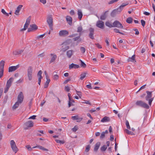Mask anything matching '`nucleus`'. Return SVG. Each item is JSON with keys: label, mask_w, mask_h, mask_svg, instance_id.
<instances>
[{"label": "nucleus", "mask_w": 155, "mask_h": 155, "mask_svg": "<svg viewBox=\"0 0 155 155\" xmlns=\"http://www.w3.org/2000/svg\"><path fill=\"white\" fill-rule=\"evenodd\" d=\"M135 104L137 106H139L146 109H148L149 108V107L148 104L142 101H137L136 102Z\"/></svg>", "instance_id": "nucleus-1"}, {"label": "nucleus", "mask_w": 155, "mask_h": 155, "mask_svg": "<svg viewBox=\"0 0 155 155\" xmlns=\"http://www.w3.org/2000/svg\"><path fill=\"white\" fill-rule=\"evenodd\" d=\"M147 95L145 97V99L146 101H148L149 104L150 106L151 105L152 102L153 100V97H152V92L148 91H146Z\"/></svg>", "instance_id": "nucleus-2"}, {"label": "nucleus", "mask_w": 155, "mask_h": 155, "mask_svg": "<svg viewBox=\"0 0 155 155\" xmlns=\"http://www.w3.org/2000/svg\"><path fill=\"white\" fill-rule=\"evenodd\" d=\"M47 21L48 25L50 29L51 30H52L53 29V19L51 15H49L48 16Z\"/></svg>", "instance_id": "nucleus-3"}, {"label": "nucleus", "mask_w": 155, "mask_h": 155, "mask_svg": "<svg viewBox=\"0 0 155 155\" xmlns=\"http://www.w3.org/2000/svg\"><path fill=\"white\" fill-rule=\"evenodd\" d=\"M31 20V17H29L27 19L26 22L24 25V28L21 30V31H23L25 30L28 27L30 23Z\"/></svg>", "instance_id": "nucleus-4"}, {"label": "nucleus", "mask_w": 155, "mask_h": 155, "mask_svg": "<svg viewBox=\"0 0 155 155\" xmlns=\"http://www.w3.org/2000/svg\"><path fill=\"white\" fill-rule=\"evenodd\" d=\"M4 64V61L2 60L0 62V78L2 77L3 75Z\"/></svg>", "instance_id": "nucleus-5"}, {"label": "nucleus", "mask_w": 155, "mask_h": 155, "mask_svg": "<svg viewBox=\"0 0 155 155\" xmlns=\"http://www.w3.org/2000/svg\"><path fill=\"white\" fill-rule=\"evenodd\" d=\"M10 145L12 150L15 153H16L18 151V148L15 141L13 140H12L10 141Z\"/></svg>", "instance_id": "nucleus-6"}, {"label": "nucleus", "mask_w": 155, "mask_h": 155, "mask_svg": "<svg viewBox=\"0 0 155 155\" xmlns=\"http://www.w3.org/2000/svg\"><path fill=\"white\" fill-rule=\"evenodd\" d=\"M34 123L31 120L28 121L24 124L25 128L26 129H28L29 127H32L33 126Z\"/></svg>", "instance_id": "nucleus-7"}, {"label": "nucleus", "mask_w": 155, "mask_h": 155, "mask_svg": "<svg viewBox=\"0 0 155 155\" xmlns=\"http://www.w3.org/2000/svg\"><path fill=\"white\" fill-rule=\"evenodd\" d=\"M114 27H117L119 28L122 29L123 28V26L120 22L117 21H115L113 23Z\"/></svg>", "instance_id": "nucleus-8"}, {"label": "nucleus", "mask_w": 155, "mask_h": 155, "mask_svg": "<svg viewBox=\"0 0 155 155\" xmlns=\"http://www.w3.org/2000/svg\"><path fill=\"white\" fill-rule=\"evenodd\" d=\"M24 95L22 92H20L18 95L17 97V102L19 103H21L23 101Z\"/></svg>", "instance_id": "nucleus-9"}, {"label": "nucleus", "mask_w": 155, "mask_h": 155, "mask_svg": "<svg viewBox=\"0 0 155 155\" xmlns=\"http://www.w3.org/2000/svg\"><path fill=\"white\" fill-rule=\"evenodd\" d=\"M38 26L35 24L31 25H30V28H28V31L30 32L33 31H35L38 29Z\"/></svg>", "instance_id": "nucleus-10"}, {"label": "nucleus", "mask_w": 155, "mask_h": 155, "mask_svg": "<svg viewBox=\"0 0 155 155\" xmlns=\"http://www.w3.org/2000/svg\"><path fill=\"white\" fill-rule=\"evenodd\" d=\"M69 34V32L68 31L65 30L60 31L59 32V35L61 37H64L67 36Z\"/></svg>", "instance_id": "nucleus-11"}, {"label": "nucleus", "mask_w": 155, "mask_h": 155, "mask_svg": "<svg viewBox=\"0 0 155 155\" xmlns=\"http://www.w3.org/2000/svg\"><path fill=\"white\" fill-rule=\"evenodd\" d=\"M96 26L98 28H103L104 26V22L101 21H98L96 23Z\"/></svg>", "instance_id": "nucleus-12"}, {"label": "nucleus", "mask_w": 155, "mask_h": 155, "mask_svg": "<svg viewBox=\"0 0 155 155\" xmlns=\"http://www.w3.org/2000/svg\"><path fill=\"white\" fill-rule=\"evenodd\" d=\"M89 31H90L89 35V37L91 39H94V37L93 35L94 31V29L92 28H90L89 29Z\"/></svg>", "instance_id": "nucleus-13"}, {"label": "nucleus", "mask_w": 155, "mask_h": 155, "mask_svg": "<svg viewBox=\"0 0 155 155\" xmlns=\"http://www.w3.org/2000/svg\"><path fill=\"white\" fill-rule=\"evenodd\" d=\"M19 67V65H17L16 66H12L8 68V72H12L13 71L17 70L18 68Z\"/></svg>", "instance_id": "nucleus-14"}, {"label": "nucleus", "mask_w": 155, "mask_h": 155, "mask_svg": "<svg viewBox=\"0 0 155 155\" xmlns=\"http://www.w3.org/2000/svg\"><path fill=\"white\" fill-rule=\"evenodd\" d=\"M50 55L52 57V58L50 61V63L54 62L57 58V55L54 54H51Z\"/></svg>", "instance_id": "nucleus-15"}, {"label": "nucleus", "mask_w": 155, "mask_h": 155, "mask_svg": "<svg viewBox=\"0 0 155 155\" xmlns=\"http://www.w3.org/2000/svg\"><path fill=\"white\" fill-rule=\"evenodd\" d=\"M23 7L22 5H19L17 7V9L15 11V14L16 15H19V12Z\"/></svg>", "instance_id": "nucleus-16"}, {"label": "nucleus", "mask_w": 155, "mask_h": 155, "mask_svg": "<svg viewBox=\"0 0 155 155\" xmlns=\"http://www.w3.org/2000/svg\"><path fill=\"white\" fill-rule=\"evenodd\" d=\"M79 67V66L78 65L75 64L73 63H72L69 65V68L70 69H72L73 68L76 69L78 68Z\"/></svg>", "instance_id": "nucleus-17"}, {"label": "nucleus", "mask_w": 155, "mask_h": 155, "mask_svg": "<svg viewBox=\"0 0 155 155\" xmlns=\"http://www.w3.org/2000/svg\"><path fill=\"white\" fill-rule=\"evenodd\" d=\"M73 54V51L72 50H70L68 51L66 53V54L67 57L70 58L71 57Z\"/></svg>", "instance_id": "nucleus-18"}, {"label": "nucleus", "mask_w": 155, "mask_h": 155, "mask_svg": "<svg viewBox=\"0 0 155 155\" xmlns=\"http://www.w3.org/2000/svg\"><path fill=\"white\" fill-rule=\"evenodd\" d=\"M66 20L67 22L69 25H72V18L71 17L69 16H67Z\"/></svg>", "instance_id": "nucleus-19"}, {"label": "nucleus", "mask_w": 155, "mask_h": 155, "mask_svg": "<svg viewBox=\"0 0 155 155\" xmlns=\"http://www.w3.org/2000/svg\"><path fill=\"white\" fill-rule=\"evenodd\" d=\"M110 120V118L108 117L105 116L101 120V122H107Z\"/></svg>", "instance_id": "nucleus-20"}, {"label": "nucleus", "mask_w": 155, "mask_h": 155, "mask_svg": "<svg viewBox=\"0 0 155 155\" xmlns=\"http://www.w3.org/2000/svg\"><path fill=\"white\" fill-rule=\"evenodd\" d=\"M13 80L14 78H10L7 81L6 85L11 86L12 85V83L13 81Z\"/></svg>", "instance_id": "nucleus-21"}, {"label": "nucleus", "mask_w": 155, "mask_h": 155, "mask_svg": "<svg viewBox=\"0 0 155 155\" xmlns=\"http://www.w3.org/2000/svg\"><path fill=\"white\" fill-rule=\"evenodd\" d=\"M78 18L80 20H81L82 16L83 14L82 11L81 10H78Z\"/></svg>", "instance_id": "nucleus-22"}, {"label": "nucleus", "mask_w": 155, "mask_h": 155, "mask_svg": "<svg viewBox=\"0 0 155 155\" xmlns=\"http://www.w3.org/2000/svg\"><path fill=\"white\" fill-rule=\"evenodd\" d=\"M100 144L101 143L99 142H98L96 144L94 149V150L95 151L97 152V151L100 146Z\"/></svg>", "instance_id": "nucleus-23"}, {"label": "nucleus", "mask_w": 155, "mask_h": 155, "mask_svg": "<svg viewBox=\"0 0 155 155\" xmlns=\"http://www.w3.org/2000/svg\"><path fill=\"white\" fill-rule=\"evenodd\" d=\"M23 51L22 50L15 51L13 52V54L15 55H18L20 54L23 52Z\"/></svg>", "instance_id": "nucleus-24"}, {"label": "nucleus", "mask_w": 155, "mask_h": 155, "mask_svg": "<svg viewBox=\"0 0 155 155\" xmlns=\"http://www.w3.org/2000/svg\"><path fill=\"white\" fill-rule=\"evenodd\" d=\"M33 68L31 67H29L27 69V74H33Z\"/></svg>", "instance_id": "nucleus-25"}, {"label": "nucleus", "mask_w": 155, "mask_h": 155, "mask_svg": "<svg viewBox=\"0 0 155 155\" xmlns=\"http://www.w3.org/2000/svg\"><path fill=\"white\" fill-rule=\"evenodd\" d=\"M21 103H19L17 101L15 102V104L13 105L12 107V109L15 110L19 106V104H21Z\"/></svg>", "instance_id": "nucleus-26"}, {"label": "nucleus", "mask_w": 155, "mask_h": 155, "mask_svg": "<svg viewBox=\"0 0 155 155\" xmlns=\"http://www.w3.org/2000/svg\"><path fill=\"white\" fill-rule=\"evenodd\" d=\"M135 55H133L131 58H129L128 60V61H131L132 62H136V61L135 60Z\"/></svg>", "instance_id": "nucleus-27"}, {"label": "nucleus", "mask_w": 155, "mask_h": 155, "mask_svg": "<svg viewBox=\"0 0 155 155\" xmlns=\"http://www.w3.org/2000/svg\"><path fill=\"white\" fill-rule=\"evenodd\" d=\"M50 81V80L49 78H47V81L44 84V88H46L48 87V85Z\"/></svg>", "instance_id": "nucleus-28"}, {"label": "nucleus", "mask_w": 155, "mask_h": 155, "mask_svg": "<svg viewBox=\"0 0 155 155\" xmlns=\"http://www.w3.org/2000/svg\"><path fill=\"white\" fill-rule=\"evenodd\" d=\"M36 147L39 148L40 149L43 150L44 151H48V149L45 148L44 147L39 145H37V146H36Z\"/></svg>", "instance_id": "nucleus-29"}, {"label": "nucleus", "mask_w": 155, "mask_h": 155, "mask_svg": "<svg viewBox=\"0 0 155 155\" xmlns=\"http://www.w3.org/2000/svg\"><path fill=\"white\" fill-rule=\"evenodd\" d=\"M105 25L106 26L110 27H113V24H112L109 21H107L105 23Z\"/></svg>", "instance_id": "nucleus-30"}, {"label": "nucleus", "mask_w": 155, "mask_h": 155, "mask_svg": "<svg viewBox=\"0 0 155 155\" xmlns=\"http://www.w3.org/2000/svg\"><path fill=\"white\" fill-rule=\"evenodd\" d=\"M125 132L127 134L130 135H134V134L132 132L129 131L128 129H126L124 130Z\"/></svg>", "instance_id": "nucleus-31"}, {"label": "nucleus", "mask_w": 155, "mask_h": 155, "mask_svg": "<svg viewBox=\"0 0 155 155\" xmlns=\"http://www.w3.org/2000/svg\"><path fill=\"white\" fill-rule=\"evenodd\" d=\"M118 14L115 10H114L111 13V16L112 17L115 16L116 15Z\"/></svg>", "instance_id": "nucleus-32"}, {"label": "nucleus", "mask_w": 155, "mask_h": 155, "mask_svg": "<svg viewBox=\"0 0 155 155\" xmlns=\"http://www.w3.org/2000/svg\"><path fill=\"white\" fill-rule=\"evenodd\" d=\"M83 30V28L81 26H78L77 28V32L81 33Z\"/></svg>", "instance_id": "nucleus-33"}, {"label": "nucleus", "mask_w": 155, "mask_h": 155, "mask_svg": "<svg viewBox=\"0 0 155 155\" xmlns=\"http://www.w3.org/2000/svg\"><path fill=\"white\" fill-rule=\"evenodd\" d=\"M133 19L131 17H129L127 18L126 22L128 23H131L132 22Z\"/></svg>", "instance_id": "nucleus-34"}, {"label": "nucleus", "mask_w": 155, "mask_h": 155, "mask_svg": "<svg viewBox=\"0 0 155 155\" xmlns=\"http://www.w3.org/2000/svg\"><path fill=\"white\" fill-rule=\"evenodd\" d=\"M86 73H84L81 74L80 75V79L82 80L86 77Z\"/></svg>", "instance_id": "nucleus-35"}, {"label": "nucleus", "mask_w": 155, "mask_h": 155, "mask_svg": "<svg viewBox=\"0 0 155 155\" xmlns=\"http://www.w3.org/2000/svg\"><path fill=\"white\" fill-rule=\"evenodd\" d=\"M27 76L29 81H31L32 79L33 74H27Z\"/></svg>", "instance_id": "nucleus-36"}, {"label": "nucleus", "mask_w": 155, "mask_h": 155, "mask_svg": "<svg viewBox=\"0 0 155 155\" xmlns=\"http://www.w3.org/2000/svg\"><path fill=\"white\" fill-rule=\"evenodd\" d=\"M55 141L58 143H60V144H64L65 143L64 140H61L57 139L55 140Z\"/></svg>", "instance_id": "nucleus-37"}, {"label": "nucleus", "mask_w": 155, "mask_h": 155, "mask_svg": "<svg viewBox=\"0 0 155 155\" xmlns=\"http://www.w3.org/2000/svg\"><path fill=\"white\" fill-rule=\"evenodd\" d=\"M10 87V86L6 85L5 87V90H4V93H6L8 92V91Z\"/></svg>", "instance_id": "nucleus-38"}, {"label": "nucleus", "mask_w": 155, "mask_h": 155, "mask_svg": "<svg viewBox=\"0 0 155 155\" xmlns=\"http://www.w3.org/2000/svg\"><path fill=\"white\" fill-rule=\"evenodd\" d=\"M80 61L81 62V67L85 68L86 67V64L84 63L83 61H82L81 60H80Z\"/></svg>", "instance_id": "nucleus-39"}, {"label": "nucleus", "mask_w": 155, "mask_h": 155, "mask_svg": "<svg viewBox=\"0 0 155 155\" xmlns=\"http://www.w3.org/2000/svg\"><path fill=\"white\" fill-rule=\"evenodd\" d=\"M107 147L105 145H103L101 147V149L102 151H105L107 149Z\"/></svg>", "instance_id": "nucleus-40"}, {"label": "nucleus", "mask_w": 155, "mask_h": 155, "mask_svg": "<svg viewBox=\"0 0 155 155\" xmlns=\"http://www.w3.org/2000/svg\"><path fill=\"white\" fill-rule=\"evenodd\" d=\"M106 18V16L105 15V12L103 15H102L100 18L102 20H104Z\"/></svg>", "instance_id": "nucleus-41"}, {"label": "nucleus", "mask_w": 155, "mask_h": 155, "mask_svg": "<svg viewBox=\"0 0 155 155\" xmlns=\"http://www.w3.org/2000/svg\"><path fill=\"white\" fill-rule=\"evenodd\" d=\"M128 4V3L127 4H125V3H123L121 5L120 7V8L121 9V10H122L124 8V7H125V6H126V5H127Z\"/></svg>", "instance_id": "nucleus-42"}, {"label": "nucleus", "mask_w": 155, "mask_h": 155, "mask_svg": "<svg viewBox=\"0 0 155 155\" xmlns=\"http://www.w3.org/2000/svg\"><path fill=\"white\" fill-rule=\"evenodd\" d=\"M126 125L128 129H130V127L129 125V122L128 120H127L126 121Z\"/></svg>", "instance_id": "nucleus-43"}, {"label": "nucleus", "mask_w": 155, "mask_h": 155, "mask_svg": "<svg viewBox=\"0 0 155 155\" xmlns=\"http://www.w3.org/2000/svg\"><path fill=\"white\" fill-rule=\"evenodd\" d=\"M114 31L116 33H119L120 34L122 35H124V34L123 33L120 32L119 30L117 29L114 28Z\"/></svg>", "instance_id": "nucleus-44"}, {"label": "nucleus", "mask_w": 155, "mask_h": 155, "mask_svg": "<svg viewBox=\"0 0 155 155\" xmlns=\"http://www.w3.org/2000/svg\"><path fill=\"white\" fill-rule=\"evenodd\" d=\"M25 147L29 151H31L32 150V148L29 145H27L25 146Z\"/></svg>", "instance_id": "nucleus-45"}, {"label": "nucleus", "mask_w": 155, "mask_h": 155, "mask_svg": "<svg viewBox=\"0 0 155 155\" xmlns=\"http://www.w3.org/2000/svg\"><path fill=\"white\" fill-rule=\"evenodd\" d=\"M105 132H102L100 137V139H103L105 137Z\"/></svg>", "instance_id": "nucleus-46"}, {"label": "nucleus", "mask_w": 155, "mask_h": 155, "mask_svg": "<svg viewBox=\"0 0 155 155\" xmlns=\"http://www.w3.org/2000/svg\"><path fill=\"white\" fill-rule=\"evenodd\" d=\"M58 78L59 76L58 75V74H56L54 75V76L53 77V79L55 80H57L58 79Z\"/></svg>", "instance_id": "nucleus-47"}, {"label": "nucleus", "mask_w": 155, "mask_h": 155, "mask_svg": "<svg viewBox=\"0 0 155 155\" xmlns=\"http://www.w3.org/2000/svg\"><path fill=\"white\" fill-rule=\"evenodd\" d=\"M78 129V127L77 126H75L72 129V130L74 132H75Z\"/></svg>", "instance_id": "nucleus-48"}, {"label": "nucleus", "mask_w": 155, "mask_h": 155, "mask_svg": "<svg viewBox=\"0 0 155 155\" xmlns=\"http://www.w3.org/2000/svg\"><path fill=\"white\" fill-rule=\"evenodd\" d=\"M79 35H80L79 36H78V37H76L74 38H73V40L74 41H76L78 40L80 38V36L81 35V33H80Z\"/></svg>", "instance_id": "nucleus-49"}, {"label": "nucleus", "mask_w": 155, "mask_h": 155, "mask_svg": "<svg viewBox=\"0 0 155 155\" xmlns=\"http://www.w3.org/2000/svg\"><path fill=\"white\" fill-rule=\"evenodd\" d=\"M90 147H91V146H90L89 145H88L87 146H86V149H85V151L86 152H88L89 150H90Z\"/></svg>", "instance_id": "nucleus-50"}, {"label": "nucleus", "mask_w": 155, "mask_h": 155, "mask_svg": "<svg viewBox=\"0 0 155 155\" xmlns=\"http://www.w3.org/2000/svg\"><path fill=\"white\" fill-rule=\"evenodd\" d=\"M42 73V71H40L38 73V75L39 77V78H42V77L41 76Z\"/></svg>", "instance_id": "nucleus-51"}, {"label": "nucleus", "mask_w": 155, "mask_h": 155, "mask_svg": "<svg viewBox=\"0 0 155 155\" xmlns=\"http://www.w3.org/2000/svg\"><path fill=\"white\" fill-rule=\"evenodd\" d=\"M80 50L82 52L84 53L85 52V48L84 47H81L80 48Z\"/></svg>", "instance_id": "nucleus-52"}, {"label": "nucleus", "mask_w": 155, "mask_h": 155, "mask_svg": "<svg viewBox=\"0 0 155 155\" xmlns=\"http://www.w3.org/2000/svg\"><path fill=\"white\" fill-rule=\"evenodd\" d=\"M76 91L77 93V94L79 96L80 98H81L82 96L81 93V92L78 91L76 90Z\"/></svg>", "instance_id": "nucleus-53"}, {"label": "nucleus", "mask_w": 155, "mask_h": 155, "mask_svg": "<svg viewBox=\"0 0 155 155\" xmlns=\"http://www.w3.org/2000/svg\"><path fill=\"white\" fill-rule=\"evenodd\" d=\"M45 35V34H44L43 35H41L38 36L37 37V39H39L40 38H43L44 36Z\"/></svg>", "instance_id": "nucleus-54"}, {"label": "nucleus", "mask_w": 155, "mask_h": 155, "mask_svg": "<svg viewBox=\"0 0 155 155\" xmlns=\"http://www.w3.org/2000/svg\"><path fill=\"white\" fill-rule=\"evenodd\" d=\"M83 103L86 104L90 105H91V104L90 102L89 101H87V100H84V102H82Z\"/></svg>", "instance_id": "nucleus-55"}, {"label": "nucleus", "mask_w": 155, "mask_h": 155, "mask_svg": "<svg viewBox=\"0 0 155 155\" xmlns=\"http://www.w3.org/2000/svg\"><path fill=\"white\" fill-rule=\"evenodd\" d=\"M119 0H112L108 2L109 4H112L114 2H116Z\"/></svg>", "instance_id": "nucleus-56"}, {"label": "nucleus", "mask_w": 155, "mask_h": 155, "mask_svg": "<svg viewBox=\"0 0 155 155\" xmlns=\"http://www.w3.org/2000/svg\"><path fill=\"white\" fill-rule=\"evenodd\" d=\"M115 10H116V12H117L118 14L121 12L122 11L121 9L119 7L117 9Z\"/></svg>", "instance_id": "nucleus-57"}, {"label": "nucleus", "mask_w": 155, "mask_h": 155, "mask_svg": "<svg viewBox=\"0 0 155 155\" xmlns=\"http://www.w3.org/2000/svg\"><path fill=\"white\" fill-rule=\"evenodd\" d=\"M1 12L3 14L6 15L7 16H8V14L5 12L4 9H2Z\"/></svg>", "instance_id": "nucleus-58"}, {"label": "nucleus", "mask_w": 155, "mask_h": 155, "mask_svg": "<svg viewBox=\"0 0 155 155\" xmlns=\"http://www.w3.org/2000/svg\"><path fill=\"white\" fill-rule=\"evenodd\" d=\"M68 105L69 107H70V106H71L74 105V104H73L71 102V100H69Z\"/></svg>", "instance_id": "nucleus-59"}, {"label": "nucleus", "mask_w": 155, "mask_h": 155, "mask_svg": "<svg viewBox=\"0 0 155 155\" xmlns=\"http://www.w3.org/2000/svg\"><path fill=\"white\" fill-rule=\"evenodd\" d=\"M78 116H74L71 117L72 119L73 120H78Z\"/></svg>", "instance_id": "nucleus-60"}, {"label": "nucleus", "mask_w": 155, "mask_h": 155, "mask_svg": "<svg viewBox=\"0 0 155 155\" xmlns=\"http://www.w3.org/2000/svg\"><path fill=\"white\" fill-rule=\"evenodd\" d=\"M141 22L142 25L144 27L145 25V21L142 19L141 20Z\"/></svg>", "instance_id": "nucleus-61"}, {"label": "nucleus", "mask_w": 155, "mask_h": 155, "mask_svg": "<svg viewBox=\"0 0 155 155\" xmlns=\"http://www.w3.org/2000/svg\"><path fill=\"white\" fill-rule=\"evenodd\" d=\"M36 115H33L31 117H30L28 118V119H32L34 120V119H35V118H36Z\"/></svg>", "instance_id": "nucleus-62"}, {"label": "nucleus", "mask_w": 155, "mask_h": 155, "mask_svg": "<svg viewBox=\"0 0 155 155\" xmlns=\"http://www.w3.org/2000/svg\"><path fill=\"white\" fill-rule=\"evenodd\" d=\"M70 14L71 15H74L75 13L73 10H71L70 12Z\"/></svg>", "instance_id": "nucleus-63"}, {"label": "nucleus", "mask_w": 155, "mask_h": 155, "mask_svg": "<svg viewBox=\"0 0 155 155\" xmlns=\"http://www.w3.org/2000/svg\"><path fill=\"white\" fill-rule=\"evenodd\" d=\"M65 90L67 91H68V92L70 90L69 87L68 86H65Z\"/></svg>", "instance_id": "nucleus-64"}]
</instances>
